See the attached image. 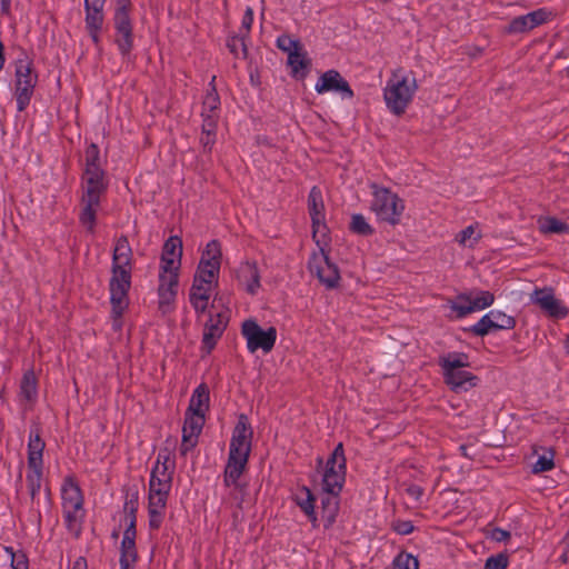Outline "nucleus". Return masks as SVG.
Wrapping results in <instances>:
<instances>
[{
    "label": "nucleus",
    "mask_w": 569,
    "mask_h": 569,
    "mask_svg": "<svg viewBox=\"0 0 569 569\" xmlns=\"http://www.w3.org/2000/svg\"><path fill=\"white\" fill-rule=\"evenodd\" d=\"M11 569H28V560L23 553H12Z\"/></svg>",
    "instance_id": "09e8293b"
},
{
    "label": "nucleus",
    "mask_w": 569,
    "mask_h": 569,
    "mask_svg": "<svg viewBox=\"0 0 569 569\" xmlns=\"http://www.w3.org/2000/svg\"><path fill=\"white\" fill-rule=\"evenodd\" d=\"M470 296L475 311L483 310L490 307L495 301L493 295L489 291H475L470 292Z\"/></svg>",
    "instance_id": "a19ab883"
},
{
    "label": "nucleus",
    "mask_w": 569,
    "mask_h": 569,
    "mask_svg": "<svg viewBox=\"0 0 569 569\" xmlns=\"http://www.w3.org/2000/svg\"><path fill=\"white\" fill-rule=\"evenodd\" d=\"M350 229L361 236H371L375 231L372 226L367 221L366 217L361 213L352 214Z\"/></svg>",
    "instance_id": "ea45409f"
},
{
    "label": "nucleus",
    "mask_w": 569,
    "mask_h": 569,
    "mask_svg": "<svg viewBox=\"0 0 569 569\" xmlns=\"http://www.w3.org/2000/svg\"><path fill=\"white\" fill-rule=\"evenodd\" d=\"M529 301L550 318L563 319L569 315V308L557 298L551 287L535 288L529 295Z\"/></svg>",
    "instance_id": "2eb2a0df"
},
{
    "label": "nucleus",
    "mask_w": 569,
    "mask_h": 569,
    "mask_svg": "<svg viewBox=\"0 0 569 569\" xmlns=\"http://www.w3.org/2000/svg\"><path fill=\"white\" fill-rule=\"evenodd\" d=\"M309 269L328 288L336 287L340 279L338 268L330 262L328 256L322 250L312 254L309 261Z\"/></svg>",
    "instance_id": "aec40b11"
},
{
    "label": "nucleus",
    "mask_w": 569,
    "mask_h": 569,
    "mask_svg": "<svg viewBox=\"0 0 569 569\" xmlns=\"http://www.w3.org/2000/svg\"><path fill=\"white\" fill-rule=\"evenodd\" d=\"M44 442L38 431H31L28 441V466H43Z\"/></svg>",
    "instance_id": "2f4dec72"
},
{
    "label": "nucleus",
    "mask_w": 569,
    "mask_h": 569,
    "mask_svg": "<svg viewBox=\"0 0 569 569\" xmlns=\"http://www.w3.org/2000/svg\"><path fill=\"white\" fill-rule=\"evenodd\" d=\"M241 335L247 341L249 352L262 350L268 353L272 350L277 340V330L273 327L262 329L256 320L249 319L241 326Z\"/></svg>",
    "instance_id": "4468645a"
},
{
    "label": "nucleus",
    "mask_w": 569,
    "mask_h": 569,
    "mask_svg": "<svg viewBox=\"0 0 569 569\" xmlns=\"http://www.w3.org/2000/svg\"><path fill=\"white\" fill-rule=\"evenodd\" d=\"M566 347L568 349V352H569V338L567 339V343H566Z\"/></svg>",
    "instance_id": "4d7b16f0"
},
{
    "label": "nucleus",
    "mask_w": 569,
    "mask_h": 569,
    "mask_svg": "<svg viewBox=\"0 0 569 569\" xmlns=\"http://www.w3.org/2000/svg\"><path fill=\"white\" fill-rule=\"evenodd\" d=\"M179 271L159 268L158 272V309L162 315L172 312L178 296Z\"/></svg>",
    "instance_id": "ddd939ff"
},
{
    "label": "nucleus",
    "mask_w": 569,
    "mask_h": 569,
    "mask_svg": "<svg viewBox=\"0 0 569 569\" xmlns=\"http://www.w3.org/2000/svg\"><path fill=\"white\" fill-rule=\"evenodd\" d=\"M535 453L538 458L532 465L533 473L550 471L555 468V450L552 448L541 447L539 449H535Z\"/></svg>",
    "instance_id": "473e14b6"
},
{
    "label": "nucleus",
    "mask_w": 569,
    "mask_h": 569,
    "mask_svg": "<svg viewBox=\"0 0 569 569\" xmlns=\"http://www.w3.org/2000/svg\"><path fill=\"white\" fill-rule=\"evenodd\" d=\"M209 389L206 385H199L190 399L188 411L204 415L209 409Z\"/></svg>",
    "instance_id": "7c9ffc66"
},
{
    "label": "nucleus",
    "mask_w": 569,
    "mask_h": 569,
    "mask_svg": "<svg viewBox=\"0 0 569 569\" xmlns=\"http://www.w3.org/2000/svg\"><path fill=\"white\" fill-rule=\"evenodd\" d=\"M481 238V231L478 224H471L461 230L457 236V242L467 248H473Z\"/></svg>",
    "instance_id": "e433bc0d"
},
{
    "label": "nucleus",
    "mask_w": 569,
    "mask_h": 569,
    "mask_svg": "<svg viewBox=\"0 0 569 569\" xmlns=\"http://www.w3.org/2000/svg\"><path fill=\"white\" fill-rule=\"evenodd\" d=\"M315 90L319 94L335 92L342 99H352L353 91L348 81L337 71L328 70L323 72L316 82Z\"/></svg>",
    "instance_id": "a211bd4d"
},
{
    "label": "nucleus",
    "mask_w": 569,
    "mask_h": 569,
    "mask_svg": "<svg viewBox=\"0 0 569 569\" xmlns=\"http://www.w3.org/2000/svg\"><path fill=\"white\" fill-rule=\"evenodd\" d=\"M551 17V11L546 8H540L527 14L513 18L509 23L508 30L512 33L527 32L548 22Z\"/></svg>",
    "instance_id": "5701e85b"
},
{
    "label": "nucleus",
    "mask_w": 569,
    "mask_h": 569,
    "mask_svg": "<svg viewBox=\"0 0 569 569\" xmlns=\"http://www.w3.org/2000/svg\"><path fill=\"white\" fill-rule=\"evenodd\" d=\"M395 565L397 569H419V562L417 558L410 553H400L395 559Z\"/></svg>",
    "instance_id": "c03bdc74"
},
{
    "label": "nucleus",
    "mask_w": 569,
    "mask_h": 569,
    "mask_svg": "<svg viewBox=\"0 0 569 569\" xmlns=\"http://www.w3.org/2000/svg\"><path fill=\"white\" fill-rule=\"evenodd\" d=\"M238 279L247 292L257 293L260 288V272L256 262H243L239 268Z\"/></svg>",
    "instance_id": "a878e982"
},
{
    "label": "nucleus",
    "mask_w": 569,
    "mask_h": 569,
    "mask_svg": "<svg viewBox=\"0 0 569 569\" xmlns=\"http://www.w3.org/2000/svg\"><path fill=\"white\" fill-rule=\"evenodd\" d=\"M252 437L253 431L247 416L240 415L232 431L223 472V483L229 489L228 502L238 509L250 503L247 485L240 482V477L248 465Z\"/></svg>",
    "instance_id": "f03ea898"
},
{
    "label": "nucleus",
    "mask_w": 569,
    "mask_h": 569,
    "mask_svg": "<svg viewBox=\"0 0 569 569\" xmlns=\"http://www.w3.org/2000/svg\"><path fill=\"white\" fill-rule=\"evenodd\" d=\"M132 249L127 237L117 239L113 254L111 278L109 282L111 318L114 330H120L121 317L129 306V290L131 287Z\"/></svg>",
    "instance_id": "7ed1b4c3"
},
{
    "label": "nucleus",
    "mask_w": 569,
    "mask_h": 569,
    "mask_svg": "<svg viewBox=\"0 0 569 569\" xmlns=\"http://www.w3.org/2000/svg\"><path fill=\"white\" fill-rule=\"evenodd\" d=\"M71 569H88L87 560L83 557H78L72 563Z\"/></svg>",
    "instance_id": "864d4df0"
},
{
    "label": "nucleus",
    "mask_w": 569,
    "mask_h": 569,
    "mask_svg": "<svg viewBox=\"0 0 569 569\" xmlns=\"http://www.w3.org/2000/svg\"><path fill=\"white\" fill-rule=\"evenodd\" d=\"M252 22H253V11L251 8H247L244 14H243V18H242V28L246 29V31L248 32L252 26Z\"/></svg>",
    "instance_id": "603ef678"
},
{
    "label": "nucleus",
    "mask_w": 569,
    "mask_h": 569,
    "mask_svg": "<svg viewBox=\"0 0 569 569\" xmlns=\"http://www.w3.org/2000/svg\"><path fill=\"white\" fill-rule=\"evenodd\" d=\"M132 3L130 0H116L113 12V27L116 30V43L122 56L130 53L133 47V27L130 17Z\"/></svg>",
    "instance_id": "9d476101"
},
{
    "label": "nucleus",
    "mask_w": 569,
    "mask_h": 569,
    "mask_svg": "<svg viewBox=\"0 0 569 569\" xmlns=\"http://www.w3.org/2000/svg\"><path fill=\"white\" fill-rule=\"evenodd\" d=\"M37 83V74L28 60H19L16 68V100L18 111H23L30 103L33 89Z\"/></svg>",
    "instance_id": "dca6fc26"
},
{
    "label": "nucleus",
    "mask_w": 569,
    "mask_h": 569,
    "mask_svg": "<svg viewBox=\"0 0 569 569\" xmlns=\"http://www.w3.org/2000/svg\"><path fill=\"white\" fill-rule=\"evenodd\" d=\"M295 501L303 513L308 517L313 528L319 527V519L315 511V497L312 492L307 488L302 487L295 496Z\"/></svg>",
    "instance_id": "cd10ccee"
},
{
    "label": "nucleus",
    "mask_w": 569,
    "mask_h": 569,
    "mask_svg": "<svg viewBox=\"0 0 569 569\" xmlns=\"http://www.w3.org/2000/svg\"><path fill=\"white\" fill-rule=\"evenodd\" d=\"M392 528L397 533L402 536L410 535L415 529L412 522L409 520H396L392 523Z\"/></svg>",
    "instance_id": "de8ad7c7"
},
{
    "label": "nucleus",
    "mask_w": 569,
    "mask_h": 569,
    "mask_svg": "<svg viewBox=\"0 0 569 569\" xmlns=\"http://www.w3.org/2000/svg\"><path fill=\"white\" fill-rule=\"evenodd\" d=\"M214 287L192 282L189 300L198 318L206 315Z\"/></svg>",
    "instance_id": "393cba45"
},
{
    "label": "nucleus",
    "mask_w": 569,
    "mask_h": 569,
    "mask_svg": "<svg viewBox=\"0 0 569 569\" xmlns=\"http://www.w3.org/2000/svg\"><path fill=\"white\" fill-rule=\"evenodd\" d=\"M107 0H84V24L92 42L100 46V33L104 24V6Z\"/></svg>",
    "instance_id": "f3484780"
},
{
    "label": "nucleus",
    "mask_w": 569,
    "mask_h": 569,
    "mask_svg": "<svg viewBox=\"0 0 569 569\" xmlns=\"http://www.w3.org/2000/svg\"><path fill=\"white\" fill-rule=\"evenodd\" d=\"M20 399L26 402H33L38 396L37 378L33 371L24 372L20 382Z\"/></svg>",
    "instance_id": "f704fd0d"
},
{
    "label": "nucleus",
    "mask_w": 569,
    "mask_h": 569,
    "mask_svg": "<svg viewBox=\"0 0 569 569\" xmlns=\"http://www.w3.org/2000/svg\"><path fill=\"white\" fill-rule=\"evenodd\" d=\"M537 223L539 231L543 234L566 233L569 230V226L567 223L550 216L540 217Z\"/></svg>",
    "instance_id": "c9c22d12"
},
{
    "label": "nucleus",
    "mask_w": 569,
    "mask_h": 569,
    "mask_svg": "<svg viewBox=\"0 0 569 569\" xmlns=\"http://www.w3.org/2000/svg\"><path fill=\"white\" fill-rule=\"evenodd\" d=\"M227 46L229 48V50L236 56V57H240V56H243L246 57V53H247V49H246V44H244V40L243 38H240V37H232L228 40L227 42Z\"/></svg>",
    "instance_id": "a18cd8bd"
},
{
    "label": "nucleus",
    "mask_w": 569,
    "mask_h": 569,
    "mask_svg": "<svg viewBox=\"0 0 569 569\" xmlns=\"http://www.w3.org/2000/svg\"><path fill=\"white\" fill-rule=\"evenodd\" d=\"M370 211L380 223L397 226L400 223L406 210V203L398 193L387 187L371 183Z\"/></svg>",
    "instance_id": "423d86ee"
},
{
    "label": "nucleus",
    "mask_w": 569,
    "mask_h": 569,
    "mask_svg": "<svg viewBox=\"0 0 569 569\" xmlns=\"http://www.w3.org/2000/svg\"><path fill=\"white\" fill-rule=\"evenodd\" d=\"M4 62H6L4 47H3V43L0 41V71L3 69Z\"/></svg>",
    "instance_id": "6e6d98bb"
},
{
    "label": "nucleus",
    "mask_w": 569,
    "mask_h": 569,
    "mask_svg": "<svg viewBox=\"0 0 569 569\" xmlns=\"http://www.w3.org/2000/svg\"><path fill=\"white\" fill-rule=\"evenodd\" d=\"M277 46L280 50H282L283 52H287L288 56L302 47L298 40L287 36V34H282V36L278 37Z\"/></svg>",
    "instance_id": "37998d69"
},
{
    "label": "nucleus",
    "mask_w": 569,
    "mask_h": 569,
    "mask_svg": "<svg viewBox=\"0 0 569 569\" xmlns=\"http://www.w3.org/2000/svg\"><path fill=\"white\" fill-rule=\"evenodd\" d=\"M204 425V415L187 411L182 428L181 455H187L198 443L199 435Z\"/></svg>",
    "instance_id": "412c9836"
},
{
    "label": "nucleus",
    "mask_w": 569,
    "mask_h": 569,
    "mask_svg": "<svg viewBox=\"0 0 569 569\" xmlns=\"http://www.w3.org/2000/svg\"><path fill=\"white\" fill-rule=\"evenodd\" d=\"M308 204H309V211L312 220V227H313V236L316 237L317 232L322 228L325 214H323V202H322V194L321 191L313 187L310 190L309 198H308Z\"/></svg>",
    "instance_id": "bb28decb"
},
{
    "label": "nucleus",
    "mask_w": 569,
    "mask_h": 569,
    "mask_svg": "<svg viewBox=\"0 0 569 569\" xmlns=\"http://www.w3.org/2000/svg\"><path fill=\"white\" fill-rule=\"evenodd\" d=\"M106 163L96 143L86 148L80 183L79 221L89 233L96 230L97 217L109 186Z\"/></svg>",
    "instance_id": "f257e3e1"
},
{
    "label": "nucleus",
    "mask_w": 569,
    "mask_h": 569,
    "mask_svg": "<svg viewBox=\"0 0 569 569\" xmlns=\"http://www.w3.org/2000/svg\"><path fill=\"white\" fill-rule=\"evenodd\" d=\"M61 500L67 528L78 535L84 518L83 496L72 478L64 479L61 487Z\"/></svg>",
    "instance_id": "6e6552de"
},
{
    "label": "nucleus",
    "mask_w": 569,
    "mask_h": 569,
    "mask_svg": "<svg viewBox=\"0 0 569 569\" xmlns=\"http://www.w3.org/2000/svg\"><path fill=\"white\" fill-rule=\"evenodd\" d=\"M346 479V458L342 443H338L326 462L322 475L325 493L339 495Z\"/></svg>",
    "instance_id": "9b49d317"
},
{
    "label": "nucleus",
    "mask_w": 569,
    "mask_h": 569,
    "mask_svg": "<svg viewBox=\"0 0 569 569\" xmlns=\"http://www.w3.org/2000/svg\"><path fill=\"white\" fill-rule=\"evenodd\" d=\"M288 63L291 67L293 73H298L300 70L307 68V54L303 51L302 47L288 56Z\"/></svg>",
    "instance_id": "79ce46f5"
},
{
    "label": "nucleus",
    "mask_w": 569,
    "mask_h": 569,
    "mask_svg": "<svg viewBox=\"0 0 569 569\" xmlns=\"http://www.w3.org/2000/svg\"><path fill=\"white\" fill-rule=\"evenodd\" d=\"M406 491H407L408 496L413 498L416 501L420 500L421 497L423 496V489L418 485H410L406 489Z\"/></svg>",
    "instance_id": "3c124183"
},
{
    "label": "nucleus",
    "mask_w": 569,
    "mask_h": 569,
    "mask_svg": "<svg viewBox=\"0 0 569 569\" xmlns=\"http://www.w3.org/2000/svg\"><path fill=\"white\" fill-rule=\"evenodd\" d=\"M176 462L168 449H161L151 470L148 490L149 527L158 530L164 519Z\"/></svg>",
    "instance_id": "20e7f679"
},
{
    "label": "nucleus",
    "mask_w": 569,
    "mask_h": 569,
    "mask_svg": "<svg viewBox=\"0 0 569 569\" xmlns=\"http://www.w3.org/2000/svg\"><path fill=\"white\" fill-rule=\"evenodd\" d=\"M508 567V557L499 553L497 556L489 557L486 560L483 569H507Z\"/></svg>",
    "instance_id": "49530a36"
},
{
    "label": "nucleus",
    "mask_w": 569,
    "mask_h": 569,
    "mask_svg": "<svg viewBox=\"0 0 569 569\" xmlns=\"http://www.w3.org/2000/svg\"><path fill=\"white\" fill-rule=\"evenodd\" d=\"M221 266V247L216 240L207 243L202 252L193 282L216 287Z\"/></svg>",
    "instance_id": "f8f14e48"
},
{
    "label": "nucleus",
    "mask_w": 569,
    "mask_h": 569,
    "mask_svg": "<svg viewBox=\"0 0 569 569\" xmlns=\"http://www.w3.org/2000/svg\"><path fill=\"white\" fill-rule=\"evenodd\" d=\"M469 365V357L463 352H449L439 358L445 382L453 391H467L477 386L478 378L465 370Z\"/></svg>",
    "instance_id": "0eeeda50"
},
{
    "label": "nucleus",
    "mask_w": 569,
    "mask_h": 569,
    "mask_svg": "<svg viewBox=\"0 0 569 569\" xmlns=\"http://www.w3.org/2000/svg\"><path fill=\"white\" fill-rule=\"evenodd\" d=\"M214 79H216V77L212 78V80L210 82V89L207 91V94L203 99L202 111H201L203 121H207L209 119L213 120V121H218V117H219L218 110L220 107V98H219L218 92L213 86Z\"/></svg>",
    "instance_id": "c85d7f7f"
},
{
    "label": "nucleus",
    "mask_w": 569,
    "mask_h": 569,
    "mask_svg": "<svg viewBox=\"0 0 569 569\" xmlns=\"http://www.w3.org/2000/svg\"><path fill=\"white\" fill-rule=\"evenodd\" d=\"M417 90V79L411 71L403 68L392 70L382 90L389 112L393 116H402L412 102Z\"/></svg>",
    "instance_id": "39448f33"
},
{
    "label": "nucleus",
    "mask_w": 569,
    "mask_h": 569,
    "mask_svg": "<svg viewBox=\"0 0 569 569\" xmlns=\"http://www.w3.org/2000/svg\"><path fill=\"white\" fill-rule=\"evenodd\" d=\"M0 4H1L2 13H6V14L9 13L11 0H0Z\"/></svg>",
    "instance_id": "5fc2aeb1"
},
{
    "label": "nucleus",
    "mask_w": 569,
    "mask_h": 569,
    "mask_svg": "<svg viewBox=\"0 0 569 569\" xmlns=\"http://www.w3.org/2000/svg\"><path fill=\"white\" fill-rule=\"evenodd\" d=\"M182 257V241L170 237L163 244L159 268L180 270Z\"/></svg>",
    "instance_id": "b1692460"
},
{
    "label": "nucleus",
    "mask_w": 569,
    "mask_h": 569,
    "mask_svg": "<svg viewBox=\"0 0 569 569\" xmlns=\"http://www.w3.org/2000/svg\"><path fill=\"white\" fill-rule=\"evenodd\" d=\"M216 129L217 121L210 119L207 121H202V132L200 137V142L206 151H210L216 142Z\"/></svg>",
    "instance_id": "58836bf2"
},
{
    "label": "nucleus",
    "mask_w": 569,
    "mask_h": 569,
    "mask_svg": "<svg viewBox=\"0 0 569 569\" xmlns=\"http://www.w3.org/2000/svg\"><path fill=\"white\" fill-rule=\"evenodd\" d=\"M470 293L459 295L456 300L450 301V308L458 318L475 312Z\"/></svg>",
    "instance_id": "4c0bfd02"
},
{
    "label": "nucleus",
    "mask_w": 569,
    "mask_h": 569,
    "mask_svg": "<svg viewBox=\"0 0 569 569\" xmlns=\"http://www.w3.org/2000/svg\"><path fill=\"white\" fill-rule=\"evenodd\" d=\"M339 495L325 493L321 498V519L326 529H329L336 521L339 511Z\"/></svg>",
    "instance_id": "c756f323"
},
{
    "label": "nucleus",
    "mask_w": 569,
    "mask_h": 569,
    "mask_svg": "<svg viewBox=\"0 0 569 569\" xmlns=\"http://www.w3.org/2000/svg\"><path fill=\"white\" fill-rule=\"evenodd\" d=\"M516 326L513 317L500 311L491 310L472 326V332L483 337L496 330H510Z\"/></svg>",
    "instance_id": "6ab92c4d"
},
{
    "label": "nucleus",
    "mask_w": 569,
    "mask_h": 569,
    "mask_svg": "<svg viewBox=\"0 0 569 569\" xmlns=\"http://www.w3.org/2000/svg\"><path fill=\"white\" fill-rule=\"evenodd\" d=\"M42 469L43 466H28L26 479L32 502H38L42 483Z\"/></svg>",
    "instance_id": "72a5a7b5"
},
{
    "label": "nucleus",
    "mask_w": 569,
    "mask_h": 569,
    "mask_svg": "<svg viewBox=\"0 0 569 569\" xmlns=\"http://www.w3.org/2000/svg\"><path fill=\"white\" fill-rule=\"evenodd\" d=\"M230 311L221 299H214L203 323L201 350L209 355L222 337L229 322Z\"/></svg>",
    "instance_id": "1a4fd4ad"
},
{
    "label": "nucleus",
    "mask_w": 569,
    "mask_h": 569,
    "mask_svg": "<svg viewBox=\"0 0 569 569\" xmlns=\"http://www.w3.org/2000/svg\"><path fill=\"white\" fill-rule=\"evenodd\" d=\"M489 537L497 542H502L510 538V532L501 528H495L490 531Z\"/></svg>",
    "instance_id": "8fccbe9b"
},
{
    "label": "nucleus",
    "mask_w": 569,
    "mask_h": 569,
    "mask_svg": "<svg viewBox=\"0 0 569 569\" xmlns=\"http://www.w3.org/2000/svg\"><path fill=\"white\" fill-rule=\"evenodd\" d=\"M138 559L136 549V519L130 517L128 526L123 532V538L120 547V569H136Z\"/></svg>",
    "instance_id": "4be33fe9"
}]
</instances>
